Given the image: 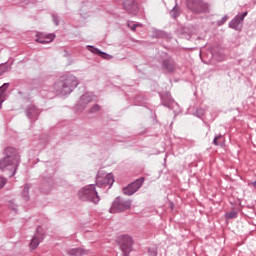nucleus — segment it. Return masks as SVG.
I'll return each mask as SVG.
<instances>
[{"instance_id":"1","label":"nucleus","mask_w":256,"mask_h":256,"mask_svg":"<svg viewBox=\"0 0 256 256\" xmlns=\"http://www.w3.org/2000/svg\"><path fill=\"white\" fill-rule=\"evenodd\" d=\"M4 157L0 159V169L1 171H10V177H14L17 173L19 163H21V156L17 149L13 147H7L4 150Z\"/></svg>"},{"instance_id":"2","label":"nucleus","mask_w":256,"mask_h":256,"mask_svg":"<svg viewBox=\"0 0 256 256\" xmlns=\"http://www.w3.org/2000/svg\"><path fill=\"white\" fill-rule=\"evenodd\" d=\"M79 85V79L73 74H66L61 76L53 85V89L57 95H71L76 87Z\"/></svg>"},{"instance_id":"3","label":"nucleus","mask_w":256,"mask_h":256,"mask_svg":"<svg viewBox=\"0 0 256 256\" xmlns=\"http://www.w3.org/2000/svg\"><path fill=\"white\" fill-rule=\"evenodd\" d=\"M78 197L81 201H89L90 203H94L97 205L101 199L99 198V193L95 189V185L90 184L88 186L83 187L78 192Z\"/></svg>"},{"instance_id":"4","label":"nucleus","mask_w":256,"mask_h":256,"mask_svg":"<svg viewBox=\"0 0 256 256\" xmlns=\"http://www.w3.org/2000/svg\"><path fill=\"white\" fill-rule=\"evenodd\" d=\"M186 7L194 15H205L211 11L209 3L203 0H186Z\"/></svg>"},{"instance_id":"5","label":"nucleus","mask_w":256,"mask_h":256,"mask_svg":"<svg viewBox=\"0 0 256 256\" xmlns=\"http://www.w3.org/2000/svg\"><path fill=\"white\" fill-rule=\"evenodd\" d=\"M117 243L123 253V256H129L133 251V237L129 234H123L118 236Z\"/></svg>"},{"instance_id":"6","label":"nucleus","mask_w":256,"mask_h":256,"mask_svg":"<svg viewBox=\"0 0 256 256\" xmlns=\"http://www.w3.org/2000/svg\"><path fill=\"white\" fill-rule=\"evenodd\" d=\"M131 209V200L124 199L120 196L112 202V206L109 210L110 213H123V211H128Z\"/></svg>"},{"instance_id":"7","label":"nucleus","mask_w":256,"mask_h":256,"mask_svg":"<svg viewBox=\"0 0 256 256\" xmlns=\"http://www.w3.org/2000/svg\"><path fill=\"white\" fill-rule=\"evenodd\" d=\"M176 69H177V63L175 62L173 57L165 52L162 53V71H163V73H166L167 75H173V73H175Z\"/></svg>"},{"instance_id":"8","label":"nucleus","mask_w":256,"mask_h":256,"mask_svg":"<svg viewBox=\"0 0 256 256\" xmlns=\"http://www.w3.org/2000/svg\"><path fill=\"white\" fill-rule=\"evenodd\" d=\"M143 183H145V178L140 177L136 179L134 182L128 184L126 187L122 189L124 195H135L138 192L140 187H143Z\"/></svg>"},{"instance_id":"9","label":"nucleus","mask_w":256,"mask_h":256,"mask_svg":"<svg viewBox=\"0 0 256 256\" xmlns=\"http://www.w3.org/2000/svg\"><path fill=\"white\" fill-rule=\"evenodd\" d=\"M247 17V12H243L241 15H237L230 21V29H235V31H241L243 29V21Z\"/></svg>"},{"instance_id":"10","label":"nucleus","mask_w":256,"mask_h":256,"mask_svg":"<svg viewBox=\"0 0 256 256\" xmlns=\"http://www.w3.org/2000/svg\"><path fill=\"white\" fill-rule=\"evenodd\" d=\"M123 7L130 15H137L139 13V3L135 0H125Z\"/></svg>"},{"instance_id":"11","label":"nucleus","mask_w":256,"mask_h":256,"mask_svg":"<svg viewBox=\"0 0 256 256\" xmlns=\"http://www.w3.org/2000/svg\"><path fill=\"white\" fill-rule=\"evenodd\" d=\"M41 241H43V228L41 226H38L34 237L31 239L30 249H32V251H34V249H37Z\"/></svg>"},{"instance_id":"12","label":"nucleus","mask_w":256,"mask_h":256,"mask_svg":"<svg viewBox=\"0 0 256 256\" xmlns=\"http://www.w3.org/2000/svg\"><path fill=\"white\" fill-rule=\"evenodd\" d=\"M93 101V96L89 93L83 94L76 106L77 111H83L87 108V105Z\"/></svg>"},{"instance_id":"13","label":"nucleus","mask_w":256,"mask_h":256,"mask_svg":"<svg viewBox=\"0 0 256 256\" xmlns=\"http://www.w3.org/2000/svg\"><path fill=\"white\" fill-rule=\"evenodd\" d=\"M25 113H26V117H28L32 121H37L41 111L38 110L37 106L35 105H28Z\"/></svg>"},{"instance_id":"14","label":"nucleus","mask_w":256,"mask_h":256,"mask_svg":"<svg viewBox=\"0 0 256 256\" xmlns=\"http://www.w3.org/2000/svg\"><path fill=\"white\" fill-rule=\"evenodd\" d=\"M63 256H82L87 255V251L83 248H68L62 251Z\"/></svg>"},{"instance_id":"15","label":"nucleus","mask_w":256,"mask_h":256,"mask_svg":"<svg viewBox=\"0 0 256 256\" xmlns=\"http://www.w3.org/2000/svg\"><path fill=\"white\" fill-rule=\"evenodd\" d=\"M115 183V178L114 176L109 173L105 176L103 180H98L96 182L97 187H107V185H110V187Z\"/></svg>"},{"instance_id":"16","label":"nucleus","mask_w":256,"mask_h":256,"mask_svg":"<svg viewBox=\"0 0 256 256\" xmlns=\"http://www.w3.org/2000/svg\"><path fill=\"white\" fill-rule=\"evenodd\" d=\"M173 103H175V100L171 96V93L170 92H165L162 95V105L164 107H168V109H171V107H173Z\"/></svg>"},{"instance_id":"17","label":"nucleus","mask_w":256,"mask_h":256,"mask_svg":"<svg viewBox=\"0 0 256 256\" xmlns=\"http://www.w3.org/2000/svg\"><path fill=\"white\" fill-rule=\"evenodd\" d=\"M88 51L91 53H94V55H100L103 59H113V56L99 50L98 48H95V46H87Z\"/></svg>"},{"instance_id":"18","label":"nucleus","mask_w":256,"mask_h":256,"mask_svg":"<svg viewBox=\"0 0 256 256\" xmlns=\"http://www.w3.org/2000/svg\"><path fill=\"white\" fill-rule=\"evenodd\" d=\"M55 39V34H48L47 36L43 37V36H39L36 39L37 43H41L42 45H45L47 43H51V41H53Z\"/></svg>"},{"instance_id":"19","label":"nucleus","mask_w":256,"mask_h":256,"mask_svg":"<svg viewBox=\"0 0 256 256\" xmlns=\"http://www.w3.org/2000/svg\"><path fill=\"white\" fill-rule=\"evenodd\" d=\"M6 89H9V83H4L0 87V109H1V105H3V101H5V90Z\"/></svg>"},{"instance_id":"20","label":"nucleus","mask_w":256,"mask_h":256,"mask_svg":"<svg viewBox=\"0 0 256 256\" xmlns=\"http://www.w3.org/2000/svg\"><path fill=\"white\" fill-rule=\"evenodd\" d=\"M29 184H26L24 186V189L22 191V198L25 200V201H29L30 197H29Z\"/></svg>"},{"instance_id":"21","label":"nucleus","mask_w":256,"mask_h":256,"mask_svg":"<svg viewBox=\"0 0 256 256\" xmlns=\"http://www.w3.org/2000/svg\"><path fill=\"white\" fill-rule=\"evenodd\" d=\"M170 13L173 19H177V17H179L181 13L179 12V7L177 6V4L172 8Z\"/></svg>"},{"instance_id":"22","label":"nucleus","mask_w":256,"mask_h":256,"mask_svg":"<svg viewBox=\"0 0 256 256\" xmlns=\"http://www.w3.org/2000/svg\"><path fill=\"white\" fill-rule=\"evenodd\" d=\"M237 211H230L225 214L226 219H237Z\"/></svg>"},{"instance_id":"23","label":"nucleus","mask_w":256,"mask_h":256,"mask_svg":"<svg viewBox=\"0 0 256 256\" xmlns=\"http://www.w3.org/2000/svg\"><path fill=\"white\" fill-rule=\"evenodd\" d=\"M9 71V66L7 64H1L0 65V77L1 75H5Z\"/></svg>"},{"instance_id":"24","label":"nucleus","mask_w":256,"mask_h":256,"mask_svg":"<svg viewBox=\"0 0 256 256\" xmlns=\"http://www.w3.org/2000/svg\"><path fill=\"white\" fill-rule=\"evenodd\" d=\"M101 110V106L99 104H95L89 111V113H97L98 111Z\"/></svg>"},{"instance_id":"25","label":"nucleus","mask_w":256,"mask_h":256,"mask_svg":"<svg viewBox=\"0 0 256 256\" xmlns=\"http://www.w3.org/2000/svg\"><path fill=\"white\" fill-rule=\"evenodd\" d=\"M227 19H229V17L226 15L220 21H218L217 22L218 27H221V25H225V23H227Z\"/></svg>"},{"instance_id":"26","label":"nucleus","mask_w":256,"mask_h":256,"mask_svg":"<svg viewBox=\"0 0 256 256\" xmlns=\"http://www.w3.org/2000/svg\"><path fill=\"white\" fill-rule=\"evenodd\" d=\"M9 209H11L13 212L17 213V204L13 202H9Z\"/></svg>"},{"instance_id":"27","label":"nucleus","mask_w":256,"mask_h":256,"mask_svg":"<svg viewBox=\"0 0 256 256\" xmlns=\"http://www.w3.org/2000/svg\"><path fill=\"white\" fill-rule=\"evenodd\" d=\"M7 184V179L0 177V189H3Z\"/></svg>"},{"instance_id":"28","label":"nucleus","mask_w":256,"mask_h":256,"mask_svg":"<svg viewBox=\"0 0 256 256\" xmlns=\"http://www.w3.org/2000/svg\"><path fill=\"white\" fill-rule=\"evenodd\" d=\"M52 21L55 23V25H59V17L57 14H52Z\"/></svg>"},{"instance_id":"29","label":"nucleus","mask_w":256,"mask_h":256,"mask_svg":"<svg viewBox=\"0 0 256 256\" xmlns=\"http://www.w3.org/2000/svg\"><path fill=\"white\" fill-rule=\"evenodd\" d=\"M161 37H162V39H171V34L162 31Z\"/></svg>"},{"instance_id":"30","label":"nucleus","mask_w":256,"mask_h":256,"mask_svg":"<svg viewBox=\"0 0 256 256\" xmlns=\"http://www.w3.org/2000/svg\"><path fill=\"white\" fill-rule=\"evenodd\" d=\"M127 26H128L132 31H136L138 25H137V24L131 25V22H128V23H127Z\"/></svg>"},{"instance_id":"31","label":"nucleus","mask_w":256,"mask_h":256,"mask_svg":"<svg viewBox=\"0 0 256 256\" xmlns=\"http://www.w3.org/2000/svg\"><path fill=\"white\" fill-rule=\"evenodd\" d=\"M197 113H199L200 116H202V115L205 114V112H204L203 109H201V108H198V109H197Z\"/></svg>"},{"instance_id":"32","label":"nucleus","mask_w":256,"mask_h":256,"mask_svg":"<svg viewBox=\"0 0 256 256\" xmlns=\"http://www.w3.org/2000/svg\"><path fill=\"white\" fill-rule=\"evenodd\" d=\"M218 141H219L218 138L214 137L213 143H214L216 146L219 145V142H218Z\"/></svg>"},{"instance_id":"33","label":"nucleus","mask_w":256,"mask_h":256,"mask_svg":"<svg viewBox=\"0 0 256 256\" xmlns=\"http://www.w3.org/2000/svg\"><path fill=\"white\" fill-rule=\"evenodd\" d=\"M169 207L173 211V209H175V204H173V202H170Z\"/></svg>"},{"instance_id":"34","label":"nucleus","mask_w":256,"mask_h":256,"mask_svg":"<svg viewBox=\"0 0 256 256\" xmlns=\"http://www.w3.org/2000/svg\"><path fill=\"white\" fill-rule=\"evenodd\" d=\"M249 185H252V187H254V189H256V180L252 183H249Z\"/></svg>"},{"instance_id":"35","label":"nucleus","mask_w":256,"mask_h":256,"mask_svg":"<svg viewBox=\"0 0 256 256\" xmlns=\"http://www.w3.org/2000/svg\"><path fill=\"white\" fill-rule=\"evenodd\" d=\"M215 137L218 138V140H219V139H221L222 135L219 134V135H217V136H215Z\"/></svg>"}]
</instances>
